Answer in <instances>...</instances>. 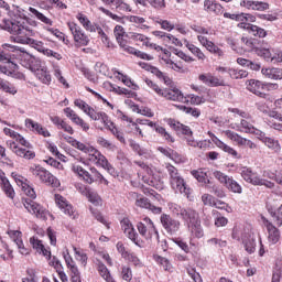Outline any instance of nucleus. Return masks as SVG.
I'll return each instance as SVG.
<instances>
[{"label":"nucleus","instance_id":"1","mask_svg":"<svg viewBox=\"0 0 282 282\" xmlns=\"http://www.w3.org/2000/svg\"><path fill=\"white\" fill-rule=\"evenodd\" d=\"M4 30L10 32V40L13 43L30 45V47H33V50H36L41 54L47 52V48L42 41L32 39V36H36V31L32 29L30 22L25 18L18 17L11 20H4Z\"/></svg>","mask_w":282,"mask_h":282},{"label":"nucleus","instance_id":"2","mask_svg":"<svg viewBox=\"0 0 282 282\" xmlns=\"http://www.w3.org/2000/svg\"><path fill=\"white\" fill-rule=\"evenodd\" d=\"M64 140L68 142V144H72L75 149H78V151H82L83 153H86L88 162L90 164H96V166H101V169H105L108 171V173H113V166L109 164V161L98 149L94 148V145L85 144L72 137H64Z\"/></svg>","mask_w":282,"mask_h":282},{"label":"nucleus","instance_id":"3","mask_svg":"<svg viewBox=\"0 0 282 282\" xmlns=\"http://www.w3.org/2000/svg\"><path fill=\"white\" fill-rule=\"evenodd\" d=\"M3 133L6 135H9V138H13V140L18 141L19 144H21V148L17 142L9 140L7 141V147L18 155V158H23V160H34L36 158V153L32 150V143L30 141L25 140L23 135L19 134V132L10 129V128H4Z\"/></svg>","mask_w":282,"mask_h":282},{"label":"nucleus","instance_id":"4","mask_svg":"<svg viewBox=\"0 0 282 282\" xmlns=\"http://www.w3.org/2000/svg\"><path fill=\"white\" fill-rule=\"evenodd\" d=\"M167 173L170 175V186L173 188L174 193H180L181 195H185L187 199L191 198L192 189L184 181V177L180 175L177 167L169 164L166 165Z\"/></svg>","mask_w":282,"mask_h":282},{"label":"nucleus","instance_id":"5","mask_svg":"<svg viewBox=\"0 0 282 282\" xmlns=\"http://www.w3.org/2000/svg\"><path fill=\"white\" fill-rule=\"evenodd\" d=\"M134 164L141 167L138 175L144 184H148V186H152L153 188H162V180L160 178V175L153 173V170H151L149 165L142 161H134Z\"/></svg>","mask_w":282,"mask_h":282},{"label":"nucleus","instance_id":"6","mask_svg":"<svg viewBox=\"0 0 282 282\" xmlns=\"http://www.w3.org/2000/svg\"><path fill=\"white\" fill-rule=\"evenodd\" d=\"M30 173H32L33 177H36V180L42 182V184H46L53 188H58V186H61V181H58L56 176L41 165L31 166Z\"/></svg>","mask_w":282,"mask_h":282},{"label":"nucleus","instance_id":"7","mask_svg":"<svg viewBox=\"0 0 282 282\" xmlns=\"http://www.w3.org/2000/svg\"><path fill=\"white\" fill-rule=\"evenodd\" d=\"M240 175L245 182L252 184V186H265V188H274V183H272V181L261 178V176H259V174L253 172L250 167H242Z\"/></svg>","mask_w":282,"mask_h":282},{"label":"nucleus","instance_id":"8","mask_svg":"<svg viewBox=\"0 0 282 282\" xmlns=\"http://www.w3.org/2000/svg\"><path fill=\"white\" fill-rule=\"evenodd\" d=\"M67 28L73 35L76 47H87V45H89V36L85 34L80 25L76 22H67Z\"/></svg>","mask_w":282,"mask_h":282},{"label":"nucleus","instance_id":"9","mask_svg":"<svg viewBox=\"0 0 282 282\" xmlns=\"http://www.w3.org/2000/svg\"><path fill=\"white\" fill-rule=\"evenodd\" d=\"M137 229L141 237H144V239H152L153 237L160 239V234L158 232V229L155 228V225L151 218L145 217L139 221L137 224Z\"/></svg>","mask_w":282,"mask_h":282},{"label":"nucleus","instance_id":"10","mask_svg":"<svg viewBox=\"0 0 282 282\" xmlns=\"http://www.w3.org/2000/svg\"><path fill=\"white\" fill-rule=\"evenodd\" d=\"M214 177L220 182V184H224L228 191H231V193H238V195H241L243 189L241 188V185L237 183L232 177L226 175L221 171H215L213 173Z\"/></svg>","mask_w":282,"mask_h":282},{"label":"nucleus","instance_id":"11","mask_svg":"<svg viewBox=\"0 0 282 282\" xmlns=\"http://www.w3.org/2000/svg\"><path fill=\"white\" fill-rule=\"evenodd\" d=\"M229 111H231V113H237L240 118H245L241 119L240 124L238 126V131L241 133H257V128L250 122V115L237 108H229Z\"/></svg>","mask_w":282,"mask_h":282},{"label":"nucleus","instance_id":"12","mask_svg":"<svg viewBox=\"0 0 282 282\" xmlns=\"http://www.w3.org/2000/svg\"><path fill=\"white\" fill-rule=\"evenodd\" d=\"M191 217L186 220L188 224V230L195 239H202L204 237V229L202 228V220H199V214L197 212L189 214Z\"/></svg>","mask_w":282,"mask_h":282},{"label":"nucleus","instance_id":"13","mask_svg":"<svg viewBox=\"0 0 282 282\" xmlns=\"http://www.w3.org/2000/svg\"><path fill=\"white\" fill-rule=\"evenodd\" d=\"M6 47H8L9 52H13L18 56V61H20V64L22 67H30V63L33 61L34 56L25 51L24 47L14 46L11 44H6Z\"/></svg>","mask_w":282,"mask_h":282},{"label":"nucleus","instance_id":"14","mask_svg":"<svg viewBox=\"0 0 282 282\" xmlns=\"http://www.w3.org/2000/svg\"><path fill=\"white\" fill-rule=\"evenodd\" d=\"M55 204H57L62 213L70 217V219H76L78 217V212H76L67 198L63 197L61 194H55Z\"/></svg>","mask_w":282,"mask_h":282},{"label":"nucleus","instance_id":"15","mask_svg":"<svg viewBox=\"0 0 282 282\" xmlns=\"http://www.w3.org/2000/svg\"><path fill=\"white\" fill-rule=\"evenodd\" d=\"M22 204L28 213L35 215L39 219H45V217H47V210H45L41 204L28 198H24Z\"/></svg>","mask_w":282,"mask_h":282},{"label":"nucleus","instance_id":"16","mask_svg":"<svg viewBox=\"0 0 282 282\" xmlns=\"http://www.w3.org/2000/svg\"><path fill=\"white\" fill-rule=\"evenodd\" d=\"M160 221L167 235H175V232L180 230V226H182L180 220L171 217V215L169 214H162L160 217Z\"/></svg>","mask_w":282,"mask_h":282},{"label":"nucleus","instance_id":"17","mask_svg":"<svg viewBox=\"0 0 282 282\" xmlns=\"http://www.w3.org/2000/svg\"><path fill=\"white\" fill-rule=\"evenodd\" d=\"M166 100H173L174 102H188V99L184 96L178 88H167L161 91V95Z\"/></svg>","mask_w":282,"mask_h":282},{"label":"nucleus","instance_id":"18","mask_svg":"<svg viewBox=\"0 0 282 282\" xmlns=\"http://www.w3.org/2000/svg\"><path fill=\"white\" fill-rule=\"evenodd\" d=\"M239 6L246 10H252L257 12H265V10H270V3L258 0H241Z\"/></svg>","mask_w":282,"mask_h":282},{"label":"nucleus","instance_id":"19","mask_svg":"<svg viewBox=\"0 0 282 282\" xmlns=\"http://www.w3.org/2000/svg\"><path fill=\"white\" fill-rule=\"evenodd\" d=\"M167 208L172 213V215H175V217L184 219L185 221L191 217V214L195 213L194 209H191V208L185 209L177 203H169Z\"/></svg>","mask_w":282,"mask_h":282},{"label":"nucleus","instance_id":"20","mask_svg":"<svg viewBox=\"0 0 282 282\" xmlns=\"http://www.w3.org/2000/svg\"><path fill=\"white\" fill-rule=\"evenodd\" d=\"M198 80L207 85V87H226V82L210 73L200 74Z\"/></svg>","mask_w":282,"mask_h":282},{"label":"nucleus","instance_id":"21","mask_svg":"<svg viewBox=\"0 0 282 282\" xmlns=\"http://www.w3.org/2000/svg\"><path fill=\"white\" fill-rule=\"evenodd\" d=\"M24 124L26 129H29L33 133H37V135H43V138H50L52 135L48 129L32 119H25Z\"/></svg>","mask_w":282,"mask_h":282},{"label":"nucleus","instance_id":"22","mask_svg":"<svg viewBox=\"0 0 282 282\" xmlns=\"http://www.w3.org/2000/svg\"><path fill=\"white\" fill-rule=\"evenodd\" d=\"M238 28H241L242 30H247L249 34H251L252 36H257L258 39H265L268 36V32L265 31V29L254 24L239 23Z\"/></svg>","mask_w":282,"mask_h":282},{"label":"nucleus","instance_id":"23","mask_svg":"<svg viewBox=\"0 0 282 282\" xmlns=\"http://www.w3.org/2000/svg\"><path fill=\"white\" fill-rule=\"evenodd\" d=\"M121 228L128 239L133 241V243L138 245V232H135V228H133V224H131V220H129V218H123L121 220Z\"/></svg>","mask_w":282,"mask_h":282},{"label":"nucleus","instance_id":"24","mask_svg":"<svg viewBox=\"0 0 282 282\" xmlns=\"http://www.w3.org/2000/svg\"><path fill=\"white\" fill-rule=\"evenodd\" d=\"M197 39L200 45H203V47H206V50L210 52V54H216V56H224V51H221L219 46L215 45V43L209 41L208 37L204 35H197Z\"/></svg>","mask_w":282,"mask_h":282},{"label":"nucleus","instance_id":"25","mask_svg":"<svg viewBox=\"0 0 282 282\" xmlns=\"http://www.w3.org/2000/svg\"><path fill=\"white\" fill-rule=\"evenodd\" d=\"M264 84H262L260 80L257 79H250L247 82V89L248 91H251V94H254L256 96H259L260 98H267L268 95L263 93Z\"/></svg>","mask_w":282,"mask_h":282},{"label":"nucleus","instance_id":"26","mask_svg":"<svg viewBox=\"0 0 282 282\" xmlns=\"http://www.w3.org/2000/svg\"><path fill=\"white\" fill-rule=\"evenodd\" d=\"M167 124L171 127V129H174L176 133H182L183 135H188V137L193 135V131L188 126H184V123H181L175 119H169Z\"/></svg>","mask_w":282,"mask_h":282},{"label":"nucleus","instance_id":"27","mask_svg":"<svg viewBox=\"0 0 282 282\" xmlns=\"http://www.w3.org/2000/svg\"><path fill=\"white\" fill-rule=\"evenodd\" d=\"M104 127L109 132H111L112 135H115V138H117V140H119V142H122V144H124V133H122V131H120L118 129V127H116V123H113V121H111V119H109V117L104 122Z\"/></svg>","mask_w":282,"mask_h":282},{"label":"nucleus","instance_id":"28","mask_svg":"<svg viewBox=\"0 0 282 282\" xmlns=\"http://www.w3.org/2000/svg\"><path fill=\"white\" fill-rule=\"evenodd\" d=\"M30 243L33 250H36L39 254H43V257H46V259H52V252L45 249V246H43V242L39 240V238L36 237L30 238Z\"/></svg>","mask_w":282,"mask_h":282},{"label":"nucleus","instance_id":"29","mask_svg":"<svg viewBox=\"0 0 282 282\" xmlns=\"http://www.w3.org/2000/svg\"><path fill=\"white\" fill-rule=\"evenodd\" d=\"M13 177L18 186L22 187L23 193H25L28 197H31V199H36V192L34 191V188H32V186L23 182V176L15 174Z\"/></svg>","mask_w":282,"mask_h":282},{"label":"nucleus","instance_id":"30","mask_svg":"<svg viewBox=\"0 0 282 282\" xmlns=\"http://www.w3.org/2000/svg\"><path fill=\"white\" fill-rule=\"evenodd\" d=\"M10 237L14 241L15 246L20 250V254H30V249L25 248L23 245V239L21 238V231H10Z\"/></svg>","mask_w":282,"mask_h":282},{"label":"nucleus","instance_id":"31","mask_svg":"<svg viewBox=\"0 0 282 282\" xmlns=\"http://www.w3.org/2000/svg\"><path fill=\"white\" fill-rule=\"evenodd\" d=\"M263 224L269 232V241H272L273 243L279 242V239L281 237V234L279 232V229L270 223V220L263 218Z\"/></svg>","mask_w":282,"mask_h":282},{"label":"nucleus","instance_id":"32","mask_svg":"<svg viewBox=\"0 0 282 282\" xmlns=\"http://www.w3.org/2000/svg\"><path fill=\"white\" fill-rule=\"evenodd\" d=\"M204 10L208 12L209 14H216L219 15L221 12H224V7L221 4L213 1V0H205L204 1Z\"/></svg>","mask_w":282,"mask_h":282},{"label":"nucleus","instance_id":"33","mask_svg":"<svg viewBox=\"0 0 282 282\" xmlns=\"http://www.w3.org/2000/svg\"><path fill=\"white\" fill-rule=\"evenodd\" d=\"M148 127L155 129L156 133H160L161 138H164L166 142H175V138H173V135H171V133H169L164 127L158 126V123L150 120H148Z\"/></svg>","mask_w":282,"mask_h":282},{"label":"nucleus","instance_id":"34","mask_svg":"<svg viewBox=\"0 0 282 282\" xmlns=\"http://www.w3.org/2000/svg\"><path fill=\"white\" fill-rule=\"evenodd\" d=\"M216 147H218V149H221V151H224L225 153H228V155H231V158H235L236 160H241V154H239V152H237V150H235L232 147L224 143L221 140L216 139Z\"/></svg>","mask_w":282,"mask_h":282},{"label":"nucleus","instance_id":"35","mask_svg":"<svg viewBox=\"0 0 282 282\" xmlns=\"http://www.w3.org/2000/svg\"><path fill=\"white\" fill-rule=\"evenodd\" d=\"M86 116H88L90 120H95V121L100 120L102 124H105V122H107V119L109 118V115H107L105 111H98L93 107H90Z\"/></svg>","mask_w":282,"mask_h":282},{"label":"nucleus","instance_id":"36","mask_svg":"<svg viewBox=\"0 0 282 282\" xmlns=\"http://www.w3.org/2000/svg\"><path fill=\"white\" fill-rule=\"evenodd\" d=\"M72 171L73 173L78 175V177H82L84 182H86L87 184H91V177H89V172L80 166V164L74 163L72 166Z\"/></svg>","mask_w":282,"mask_h":282},{"label":"nucleus","instance_id":"37","mask_svg":"<svg viewBox=\"0 0 282 282\" xmlns=\"http://www.w3.org/2000/svg\"><path fill=\"white\" fill-rule=\"evenodd\" d=\"M77 21H79L80 25H83L84 30L87 32H96V25L91 23L89 18L83 13H77L76 14Z\"/></svg>","mask_w":282,"mask_h":282},{"label":"nucleus","instance_id":"38","mask_svg":"<svg viewBox=\"0 0 282 282\" xmlns=\"http://www.w3.org/2000/svg\"><path fill=\"white\" fill-rule=\"evenodd\" d=\"M191 173L200 184H210V180H208V171H206V169L193 170Z\"/></svg>","mask_w":282,"mask_h":282},{"label":"nucleus","instance_id":"39","mask_svg":"<svg viewBox=\"0 0 282 282\" xmlns=\"http://www.w3.org/2000/svg\"><path fill=\"white\" fill-rule=\"evenodd\" d=\"M225 135H226V138L231 140V142H236V144L238 147H243L246 144V141L248 140V139L241 137L239 133H237L232 130H226Z\"/></svg>","mask_w":282,"mask_h":282},{"label":"nucleus","instance_id":"40","mask_svg":"<svg viewBox=\"0 0 282 282\" xmlns=\"http://www.w3.org/2000/svg\"><path fill=\"white\" fill-rule=\"evenodd\" d=\"M257 107L261 113H264V116H269V118H274V120H279L281 113L276 110H270V107L263 102H258Z\"/></svg>","mask_w":282,"mask_h":282},{"label":"nucleus","instance_id":"41","mask_svg":"<svg viewBox=\"0 0 282 282\" xmlns=\"http://www.w3.org/2000/svg\"><path fill=\"white\" fill-rule=\"evenodd\" d=\"M158 151H160V153H162L166 158H170V160H173V162H182V156H180V154L171 148L159 147Z\"/></svg>","mask_w":282,"mask_h":282},{"label":"nucleus","instance_id":"42","mask_svg":"<svg viewBox=\"0 0 282 282\" xmlns=\"http://www.w3.org/2000/svg\"><path fill=\"white\" fill-rule=\"evenodd\" d=\"M183 41H184L185 47H187V50H189V52L194 54V56L197 57L198 61H206V55L204 54V52H202L199 47L195 46L194 44H191L188 40H183Z\"/></svg>","mask_w":282,"mask_h":282},{"label":"nucleus","instance_id":"43","mask_svg":"<svg viewBox=\"0 0 282 282\" xmlns=\"http://www.w3.org/2000/svg\"><path fill=\"white\" fill-rule=\"evenodd\" d=\"M126 21H129V23H134L135 25H141V30H149V25L144 24L147 23V19L138 15H126L123 17Z\"/></svg>","mask_w":282,"mask_h":282},{"label":"nucleus","instance_id":"44","mask_svg":"<svg viewBox=\"0 0 282 282\" xmlns=\"http://www.w3.org/2000/svg\"><path fill=\"white\" fill-rule=\"evenodd\" d=\"M36 78L43 83V85H50L52 83V75L47 67H42L40 70L36 72Z\"/></svg>","mask_w":282,"mask_h":282},{"label":"nucleus","instance_id":"45","mask_svg":"<svg viewBox=\"0 0 282 282\" xmlns=\"http://www.w3.org/2000/svg\"><path fill=\"white\" fill-rule=\"evenodd\" d=\"M29 12H31L33 17H36V19L45 25H54V21H52V19L47 18L45 14L41 13L39 10L30 7Z\"/></svg>","mask_w":282,"mask_h":282},{"label":"nucleus","instance_id":"46","mask_svg":"<svg viewBox=\"0 0 282 282\" xmlns=\"http://www.w3.org/2000/svg\"><path fill=\"white\" fill-rule=\"evenodd\" d=\"M260 140H261V142H263V144H265V147H268V149H272L273 151L281 150V145L279 144L278 140L265 137V134H261Z\"/></svg>","mask_w":282,"mask_h":282},{"label":"nucleus","instance_id":"47","mask_svg":"<svg viewBox=\"0 0 282 282\" xmlns=\"http://www.w3.org/2000/svg\"><path fill=\"white\" fill-rule=\"evenodd\" d=\"M98 272L106 282H116L113 276H111V272H109V269H107V265L101 262L98 263Z\"/></svg>","mask_w":282,"mask_h":282},{"label":"nucleus","instance_id":"48","mask_svg":"<svg viewBox=\"0 0 282 282\" xmlns=\"http://www.w3.org/2000/svg\"><path fill=\"white\" fill-rule=\"evenodd\" d=\"M241 242L243 243L245 249L249 254L254 252V240L250 239V234H245V237L241 238Z\"/></svg>","mask_w":282,"mask_h":282},{"label":"nucleus","instance_id":"49","mask_svg":"<svg viewBox=\"0 0 282 282\" xmlns=\"http://www.w3.org/2000/svg\"><path fill=\"white\" fill-rule=\"evenodd\" d=\"M120 279L126 282H131L133 280V271L128 265H122L120 269Z\"/></svg>","mask_w":282,"mask_h":282},{"label":"nucleus","instance_id":"50","mask_svg":"<svg viewBox=\"0 0 282 282\" xmlns=\"http://www.w3.org/2000/svg\"><path fill=\"white\" fill-rule=\"evenodd\" d=\"M73 250L75 252V259L76 261H79V263L84 267L87 268V253H85L83 250L73 247Z\"/></svg>","mask_w":282,"mask_h":282},{"label":"nucleus","instance_id":"51","mask_svg":"<svg viewBox=\"0 0 282 282\" xmlns=\"http://www.w3.org/2000/svg\"><path fill=\"white\" fill-rule=\"evenodd\" d=\"M0 186L6 195L10 197V199H14V188H12V185L10 184V181L8 178L0 182Z\"/></svg>","mask_w":282,"mask_h":282},{"label":"nucleus","instance_id":"52","mask_svg":"<svg viewBox=\"0 0 282 282\" xmlns=\"http://www.w3.org/2000/svg\"><path fill=\"white\" fill-rule=\"evenodd\" d=\"M64 113L69 118V120H72V122H74V124L78 126V123L83 121V118H80V116H78V113H76L72 108H65Z\"/></svg>","mask_w":282,"mask_h":282},{"label":"nucleus","instance_id":"53","mask_svg":"<svg viewBox=\"0 0 282 282\" xmlns=\"http://www.w3.org/2000/svg\"><path fill=\"white\" fill-rule=\"evenodd\" d=\"M132 111H137V113H140L141 116H145V118H153L154 113L153 110L149 107H141L138 105L132 106Z\"/></svg>","mask_w":282,"mask_h":282},{"label":"nucleus","instance_id":"54","mask_svg":"<svg viewBox=\"0 0 282 282\" xmlns=\"http://www.w3.org/2000/svg\"><path fill=\"white\" fill-rule=\"evenodd\" d=\"M155 23H158V25H161V29L165 30L166 32H173V30H175V24L169 20H162L158 18L155 20Z\"/></svg>","mask_w":282,"mask_h":282},{"label":"nucleus","instance_id":"55","mask_svg":"<svg viewBox=\"0 0 282 282\" xmlns=\"http://www.w3.org/2000/svg\"><path fill=\"white\" fill-rule=\"evenodd\" d=\"M53 74H54L55 78H57L58 83L64 85V87H66V89H69V84L67 83V79H65V77H63V72H61V67L54 66Z\"/></svg>","mask_w":282,"mask_h":282},{"label":"nucleus","instance_id":"56","mask_svg":"<svg viewBox=\"0 0 282 282\" xmlns=\"http://www.w3.org/2000/svg\"><path fill=\"white\" fill-rule=\"evenodd\" d=\"M112 6H115L116 10H119L120 12H131L132 10L131 6L124 2V0H115Z\"/></svg>","mask_w":282,"mask_h":282},{"label":"nucleus","instance_id":"57","mask_svg":"<svg viewBox=\"0 0 282 282\" xmlns=\"http://www.w3.org/2000/svg\"><path fill=\"white\" fill-rule=\"evenodd\" d=\"M151 74L156 76V78H159L160 80L164 82L165 85H171V78H169V76L162 73V70H160L158 67L154 66L151 70Z\"/></svg>","mask_w":282,"mask_h":282},{"label":"nucleus","instance_id":"58","mask_svg":"<svg viewBox=\"0 0 282 282\" xmlns=\"http://www.w3.org/2000/svg\"><path fill=\"white\" fill-rule=\"evenodd\" d=\"M99 11L106 14V17H109L110 19H112V21H117V23H124V18L119 17L118 14L109 11L104 7H99Z\"/></svg>","mask_w":282,"mask_h":282},{"label":"nucleus","instance_id":"59","mask_svg":"<svg viewBox=\"0 0 282 282\" xmlns=\"http://www.w3.org/2000/svg\"><path fill=\"white\" fill-rule=\"evenodd\" d=\"M128 39H130L131 41H139V43H142L143 45H145L147 41L149 40L147 35L135 32H129Z\"/></svg>","mask_w":282,"mask_h":282},{"label":"nucleus","instance_id":"60","mask_svg":"<svg viewBox=\"0 0 282 282\" xmlns=\"http://www.w3.org/2000/svg\"><path fill=\"white\" fill-rule=\"evenodd\" d=\"M229 76L230 78L239 80L241 78H248V72L245 69L231 68Z\"/></svg>","mask_w":282,"mask_h":282},{"label":"nucleus","instance_id":"61","mask_svg":"<svg viewBox=\"0 0 282 282\" xmlns=\"http://www.w3.org/2000/svg\"><path fill=\"white\" fill-rule=\"evenodd\" d=\"M86 197L88 198V202H90L95 206H100V204H102V199H100V196L98 195V193H96L93 189L88 192Z\"/></svg>","mask_w":282,"mask_h":282},{"label":"nucleus","instance_id":"62","mask_svg":"<svg viewBox=\"0 0 282 282\" xmlns=\"http://www.w3.org/2000/svg\"><path fill=\"white\" fill-rule=\"evenodd\" d=\"M68 270H70L72 282H83V280L80 279V271L78 270V267L76 264L73 267H68Z\"/></svg>","mask_w":282,"mask_h":282},{"label":"nucleus","instance_id":"63","mask_svg":"<svg viewBox=\"0 0 282 282\" xmlns=\"http://www.w3.org/2000/svg\"><path fill=\"white\" fill-rule=\"evenodd\" d=\"M97 144L102 147V149H108V151L116 149V145H113V143H111L109 140L105 139V137H97Z\"/></svg>","mask_w":282,"mask_h":282},{"label":"nucleus","instance_id":"64","mask_svg":"<svg viewBox=\"0 0 282 282\" xmlns=\"http://www.w3.org/2000/svg\"><path fill=\"white\" fill-rule=\"evenodd\" d=\"M26 69H31V72H39L41 68V59L33 56V59L30 62V66Z\"/></svg>","mask_w":282,"mask_h":282}]
</instances>
